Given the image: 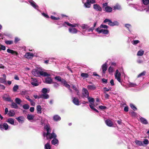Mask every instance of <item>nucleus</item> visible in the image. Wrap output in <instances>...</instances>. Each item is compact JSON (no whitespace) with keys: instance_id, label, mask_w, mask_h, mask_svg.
<instances>
[{"instance_id":"nucleus-21","label":"nucleus","mask_w":149,"mask_h":149,"mask_svg":"<svg viewBox=\"0 0 149 149\" xmlns=\"http://www.w3.org/2000/svg\"><path fill=\"white\" fill-rule=\"evenodd\" d=\"M24 117L23 116H19L16 118V119L17 120L19 123H22L24 122Z\"/></svg>"},{"instance_id":"nucleus-7","label":"nucleus","mask_w":149,"mask_h":149,"mask_svg":"<svg viewBox=\"0 0 149 149\" xmlns=\"http://www.w3.org/2000/svg\"><path fill=\"white\" fill-rule=\"evenodd\" d=\"M28 2L30 3V5L32 6L34 8L36 9L38 11H39L38 8L39 7L36 3L32 0H29L28 1Z\"/></svg>"},{"instance_id":"nucleus-36","label":"nucleus","mask_w":149,"mask_h":149,"mask_svg":"<svg viewBox=\"0 0 149 149\" xmlns=\"http://www.w3.org/2000/svg\"><path fill=\"white\" fill-rule=\"evenodd\" d=\"M11 107L12 108L14 109H16L18 108V106L17 104L13 102L12 103Z\"/></svg>"},{"instance_id":"nucleus-40","label":"nucleus","mask_w":149,"mask_h":149,"mask_svg":"<svg viewBox=\"0 0 149 149\" xmlns=\"http://www.w3.org/2000/svg\"><path fill=\"white\" fill-rule=\"evenodd\" d=\"M114 10H119L121 9L120 6L119 4H117L113 7Z\"/></svg>"},{"instance_id":"nucleus-41","label":"nucleus","mask_w":149,"mask_h":149,"mask_svg":"<svg viewBox=\"0 0 149 149\" xmlns=\"http://www.w3.org/2000/svg\"><path fill=\"white\" fill-rule=\"evenodd\" d=\"M49 89H48L45 88H44L42 89V92L43 93H49Z\"/></svg>"},{"instance_id":"nucleus-35","label":"nucleus","mask_w":149,"mask_h":149,"mask_svg":"<svg viewBox=\"0 0 149 149\" xmlns=\"http://www.w3.org/2000/svg\"><path fill=\"white\" fill-rule=\"evenodd\" d=\"M128 85L130 87H134L137 86V85L135 83H133L129 82L128 84Z\"/></svg>"},{"instance_id":"nucleus-33","label":"nucleus","mask_w":149,"mask_h":149,"mask_svg":"<svg viewBox=\"0 0 149 149\" xmlns=\"http://www.w3.org/2000/svg\"><path fill=\"white\" fill-rule=\"evenodd\" d=\"M72 88L76 92L77 95H78V96H79L80 93L77 88L74 85H73L72 86Z\"/></svg>"},{"instance_id":"nucleus-31","label":"nucleus","mask_w":149,"mask_h":149,"mask_svg":"<svg viewBox=\"0 0 149 149\" xmlns=\"http://www.w3.org/2000/svg\"><path fill=\"white\" fill-rule=\"evenodd\" d=\"M6 122L11 125H14V121L13 118H9L8 119Z\"/></svg>"},{"instance_id":"nucleus-43","label":"nucleus","mask_w":149,"mask_h":149,"mask_svg":"<svg viewBox=\"0 0 149 149\" xmlns=\"http://www.w3.org/2000/svg\"><path fill=\"white\" fill-rule=\"evenodd\" d=\"M143 142V145L142 146H146V145H147L149 143L148 140L146 139H144Z\"/></svg>"},{"instance_id":"nucleus-55","label":"nucleus","mask_w":149,"mask_h":149,"mask_svg":"<svg viewBox=\"0 0 149 149\" xmlns=\"http://www.w3.org/2000/svg\"><path fill=\"white\" fill-rule=\"evenodd\" d=\"M63 81L64 82L63 83L64 84L65 86L66 87L69 88L70 87V86L69 85L67 84V82L66 81H65V80L64 81Z\"/></svg>"},{"instance_id":"nucleus-11","label":"nucleus","mask_w":149,"mask_h":149,"mask_svg":"<svg viewBox=\"0 0 149 149\" xmlns=\"http://www.w3.org/2000/svg\"><path fill=\"white\" fill-rule=\"evenodd\" d=\"M34 56V54L30 52H28L26 53L24 56L28 59H31L33 58Z\"/></svg>"},{"instance_id":"nucleus-17","label":"nucleus","mask_w":149,"mask_h":149,"mask_svg":"<svg viewBox=\"0 0 149 149\" xmlns=\"http://www.w3.org/2000/svg\"><path fill=\"white\" fill-rule=\"evenodd\" d=\"M45 82L48 84H51L52 82V79L50 77H47L45 79Z\"/></svg>"},{"instance_id":"nucleus-5","label":"nucleus","mask_w":149,"mask_h":149,"mask_svg":"<svg viewBox=\"0 0 149 149\" xmlns=\"http://www.w3.org/2000/svg\"><path fill=\"white\" fill-rule=\"evenodd\" d=\"M89 97V92L88 90L85 88H83L82 90V95L81 97L83 98H87Z\"/></svg>"},{"instance_id":"nucleus-34","label":"nucleus","mask_w":149,"mask_h":149,"mask_svg":"<svg viewBox=\"0 0 149 149\" xmlns=\"http://www.w3.org/2000/svg\"><path fill=\"white\" fill-rule=\"evenodd\" d=\"M87 98L90 103V104H93L95 101L94 98L92 97H87Z\"/></svg>"},{"instance_id":"nucleus-30","label":"nucleus","mask_w":149,"mask_h":149,"mask_svg":"<svg viewBox=\"0 0 149 149\" xmlns=\"http://www.w3.org/2000/svg\"><path fill=\"white\" fill-rule=\"evenodd\" d=\"M41 98H42L45 99L49 98V95L47 93H43L40 95Z\"/></svg>"},{"instance_id":"nucleus-63","label":"nucleus","mask_w":149,"mask_h":149,"mask_svg":"<svg viewBox=\"0 0 149 149\" xmlns=\"http://www.w3.org/2000/svg\"><path fill=\"white\" fill-rule=\"evenodd\" d=\"M111 88H107L105 87L103 88V89L104 91H109L111 90Z\"/></svg>"},{"instance_id":"nucleus-62","label":"nucleus","mask_w":149,"mask_h":149,"mask_svg":"<svg viewBox=\"0 0 149 149\" xmlns=\"http://www.w3.org/2000/svg\"><path fill=\"white\" fill-rule=\"evenodd\" d=\"M54 84L53 86L54 87L57 88L59 86V84L56 82L53 83Z\"/></svg>"},{"instance_id":"nucleus-28","label":"nucleus","mask_w":149,"mask_h":149,"mask_svg":"<svg viewBox=\"0 0 149 149\" xmlns=\"http://www.w3.org/2000/svg\"><path fill=\"white\" fill-rule=\"evenodd\" d=\"M34 117L35 116L32 114H28L27 116V118L30 121L33 120Z\"/></svg>"},{"instance_id":"nucleus-24","label":"nucleus","mask_w":149,"mask_h":149,"mask_svg":"<svg viewBox=\"0 0 149 149\" xmlns=\"http://www.w3.org/2000/svg\"><path fill=\"white\" fill-rule=\"evenodd\" d=\"M80 27L81 28L83 29L86 30H87L89 28V26L85 24H79V27Z\"/></svg>"},{"instance_id":"nucleus-29","label":"nucleus","mask_w":149,"mask_h":149,"mask_svg":"<svg viewBox=\"0 0 149 149\" xmlns=\"http://www.w3.org/2000/svg\"><path fill=\"white\" fill-rule=\"evenodd\" d=\"M135 142L136 144L138 146H142L143 145V142L142 141H139L138 140H136Z\"/></svg>"},{"instance_id":"nucleus-13","label":"nucleus","mask_w":149,"mask_h":149,"mask_svg":"<svg viewBox=\"0 0 149 149\" xmlns=\"http://www.w3.org/2000/svg\"><path fill=\"white\" fill-rule=\"evenodd\" d=\"M87 87L88 90H94L96 88V86L94 84L88 85Z\"/></svg>"},{"instance_id":"nucleus-38","label":"nucleus","mask_w":149,"mask_h":149,"mask_svg":"<svg viewBox=\"0 0 149 149\" xmlns=\"http://www.w3.org/2000/svg\"><path fill=\"white\" fill-rule=\"evenodd\" d=\"M20 93L22 95H24L28 94V91L24 90L21 91Z\"/></svg>"},{"instance_id":"nucleus-42","label":"nucleus","mask_w":149,"mask_h":149,"mask_svg":"<svg viewBox=\"0 0 149 149\" xmlns=\"http://www.w3.org/2000/svg\"><path fill=\"white\" fill-rule=\"evenodd\" d=\"M15 101L16 103L18 104H20L22 102L21 100L18 98H16L15 99Z\"/></svg>"},{"instance_id":"nucleus-4","label":"nucleus","mask_w":149,"mask_h":149,"mask_svg":"<svg viewBox=\"0 0 149 149\" xmlns=\"http://www.w3.org/2000/svg\"><path fill=\"white\" fill-rule=\"evenodd\" d=\"M95 31L98 32V33H102L105 35H107L109 34V31L108 30L104 29L101 28L100 27H98L97 28Z\"/></svg>"},{"instance_id":"nucleus-20","label":"nucleus","mask_w":149,"mask_h":149,"mask_svg":"<svg viewBox=\"0 0 149 149\" xmlns=\"http://www.w3.org/2000/svg\"><path fill=\"white\" fill-rule=\"evenodd\" d=\"M105 11L107 12L110 13L112 10V8L110 6H107L104 8Z\"/></svg>"},{"instance_id":"nucleus-59","label":"nucleus","mask_w":149,"mask_h":149,"mask_svg":"<svg viewBox=\"0 0 149 149\" xmlns=\"http://www.w3.org/2000/svg\"><path fill=\"white\" fill-rule=\"evenodd\" d=\"M113 68L111 66L109 67L108 69V71L109 73L112 72L113 71Z\"/></svg>"},{"instance_id":"nucleus-3","label":"nucleus","mask_w":149,"mask_h":149,"mask_svg":"<svg viewBox=\"0 0 149 149\" xmlns=\"http://www.w3.org/2000/svg\"><path fill=\"white\" fill-rule=\"evenodd\" d=\"M104 23L108 22V24L111 26H118L119 25V23L117 21H114L113 22L109 19H106L104 21Z\"/></svg>"},{"instance_id":"nucleus-60","label":"nucleus","mask_w":149,"mask_h":149,"mask_svg":"<svg viewBox=\"0 0 149 149\" xmlns=\"http://www.w3.org/2000/svg\"><path fill=\"white\" fill-rule=\"evenodd\" d=\"M0 82L5 84V83L6 82V80L5 79H4L3 78H0Z\"/></svg>"},{"instance_id":"nucleus-9","label":"nucleus","mask_w":149,"mask_h":149,"mask_svg":"<svg viewBox=\"0 0 149 149\" xmlns=\"http://www.w3.org/2000/svg\"><path fill=\"white\" fill-rule=\"evenodd\" d=\"M121 74L120 72H119V71L118 70H117L115 74V77L117 80L120 83H121L122 81L120 78Z\"/></svg>"},{"instance_id":"nucleus-15","label":"nucleus","mask_w":149,"mask_h":149,"mask_svg":"<svg viewBox=\"0 0 149 149\" xmlns=\"http://www.w3.org/2000/svg\"><path fill=\"white\" fill-rule=\"evenodd\" d=\"M102 72L104 74L107 70V63H105L102 65Z\"/></svg>"},{"instance_id":"nucleus-8","label":"nucleus","mask_w":149,"mask_h":149,"mask_svg":"<svg viewBox=\"0 0 149 149\" xmlns=\"http://www.w3.org/2000/svg\"><path fill=\"white\" fill-rule=\"evenodd\" d=\"M67 25L72 27H75L78 26L79 27V24H72L69 23L68 22H65L64 23L62 24L63 26L66 27Z\"/></svg>"},{"instance_id":"nucleus-49","label":"nucleus","mask_w":149,"mask_h":149,"mask_svg":"<svg viewBox=\"0 0 149 149\" xmlns=\"http://www.w3.org/2000/svg\"><path fill=\"white\" fill-rule=\"evenodd\" d=\"M53 20H59L60 19V18L59 17H55L54 16L51 15L50 17Z\"/></svg>"},{"instance_id":"nucleus-64","label":"nucleus","mask_w":149,"mask_h":149,"mask_svg":"<svg viewBox=\"0 0 149 149\" xmlns=\"http://www.w3.org/2000/svg\"><path fill=\"white\" fill-rule=\"evenodd\" d=\"M144 10L146 11V12L149 13V4L148 7L146 8H145Z\"/></svg>"},{"instance_id":"nucleus-53","label":"nucleus","mask_w":149,"mask_h":149,"mask_svg":"<svg viewBox=\"0 0 149 149\" xmlns=\"http://www.w3.org/2000/svg\"><path fill=\"white\" fill-rule=\"evenodd\" d=\"M18 86L17 85L15 86L13 88V90L14 92H16L18 89Z\"/></svg>"},{"instance_id":"nucleus-51","label":"nucleus","mask_w":149,"mask_h":149,"mask_svg":"<svg viewBox=\"0 0 149 149\" xmlns=\"http://www.w3.org/2000/svg\"><path fill=\"white\" fill-rule=\"evenodd\" d=\"M45 149H50L51 147L49 143H47L45 145Z\"/></svg>"},{"instance_id":"nucleus-57","label":"nucleus","mask_w":149,"mask_h":149,"mask_svg":"<svg viewBox=\"0 0 149 149\" xmlns=\"http://www.w3.org/2000/svg\"><path fill=\"white\" fill-rule=\"evenodd\" d=\"M130 105L131 108L134 110L135 111L137 109L136 108L133 104H130Z\"/></svg>"},{"instance_id":"nucleus-23","label":"nucleus","mask_w":149,"mask_h":149,"mask_svg":"<svg viewBox=\"0 0 149 149\" xmlns=\"http://www.w3.org/2000/svg\"><path fill=\"white\" fill-rule=\"evenodd\" d=\"M7 51L8 52L11 53L13 55H17L18 54V53L17 52L14 51L13 50L10 49H7Z\"/></svg>"},{"instance_id":"nucleus-1","label":"nucleus","mask_w":149,"mask_h":149,"mask_svg":"<svg viewBox=\"0 0 149 149\" xmlns=\"http://www.w3.org/2000/svg\"><path fill=\"white\" fill-rule=\"evenodd\" d=\"M45 129L47 131L46 133H44L43 134L44 136H45L47 139H53L52 141V143L54 145H55L56 144H58V140L56 138L57 136L56 134L54 132L52 133H50L51 130L50 129V127L49 125H47L45 126Z\"/></svg>"},{"instance_id":"nucleus-19","label":"nucleus","mask_w":149,"mask_h":149,"mask_svg":"<svg viewBox=\"0 0 149 149\" xmlns=\"http://www.w3.org/2000/svg\"><path fill=\"white\" fill-rule=\"evenodd\" d=\"M53 119L55 121H58L61 120V118L58 115H56L53 116Z\"/></svg>"},{"instance_id":"nucleus-45","label":"nucleus","mask_w":149,"mask_h":149,"mask_svg":"<svg viewBox=\"0 0 149 149\" xmlns=\"http://www.w3.org/2000/svg\"><path fill=\"white\" fill-rule=\"evenodd\" d=\"M140 42V41L138 40H133L132 41V43L134 45H136Z\"/></svg>"},{"instance_id":"nucleus-56","label":"nucleus","mask_w":149,"mask_h":149,"mask_svg":"<svg viewBox=\"0 0 149 149\" xmlns=\"http://www.w3.org/2000/svg\"><path fill=\"white\" fill-rule=\"evenodd\" d=\"M88 1V3H89L90 4H93L95 3L96 2L95 0H87Z\"/></svg>"},{"instance_id":"nucleus-61","label":"nucleus","mask_w":149,"mask_h":149,"mask_svg":"<svg viewBox=\"0 0 149 149\" xmlns=\"http://www.w3.org/2000/svg\"><path fill=\"white\" fill-rule=\"evenodd\" d=\"M99 107V109H101L103 110L106 109L107 108V107H106L105 106H100Z\"/></svg>"},{"instance_id":"nucleus-2","label":"nucleus","mask_w":149,"mask_h":149,"mask_svg":"<svg viewBox=\"0 0 149 149\" xmlns=\"http://www.w3.org/2000/svg\"><path fill=\"white\" fill-rule=\"evenodd\" d=\"M32 74L35 76L40 77L42 76L43 77H49L51 76V73L44 71V70L40 69H34L32 71Z\"/></svg>"},{"instance_id":"nucleus-47","label":"nucleus","mask_w":149,"mask_h":149,"mask_svg":"<svg viewBox=\"0 0 149 149\" xmlns=\"http://www.w3.org/2000/svg\"><path fill=\"white\" fill-rule=\"evenodd\" d=\"M3 99L6 101H8L9 102H12L13 101L11 99V98L9 97H3Z\"/></svg>"},{"instance_id":"nucleus-16","label":"nucleus","mask_w":149,"mask_h":149,"mask_svg":"<svg viewBox=\"0 0 149 149\" xmlns=\"http://www.w3.org/2000/svg\"><path fill=\"white\" fill-rule=\"evenodd\" d=\"M139 119L140 120L141 122L143 124H148V123L147 121V120L142 117H139Z\"/></svg>"},{"instance_id":"nucleus-27","label":"nucleus","mask_w":149,"mask_h":149,"mask_svg":"<svg viewBox=\"0 0 149 149\" xmlns=\"http://www.w3.org/2000/svg\"><path fill=\"white\" fill-rule=\"evenodd\" d=\"M42 108L40 105H38L36 107V110H37V113L40 114L42 112Z\"/></svg>"},{"instance_id":"nucleus-26","label":"nucleus","mask_w":149,"mask_h":149,"mask_svg":"<svg viewBox=\"0 0 149 149\" xmlns=\"http://www.w3.org/2000/svg\"><path fill=\"white\" fill-rule=\"evenodd\" d=\"M32 79L33 80V81H32L31 82V84L32 85L35 86H38L39 85V84L37 81V80L36 79H35L34 78L33 79L32 78Z\"/></svg>"},{"instance_id":"nucleus-48","label":"nucleus","mask_w":149,"mask_h":149,"mask_svg":"<svg viewBox=\"0 0 149 149\" xmlns=\"http://www.w3.org/2000/svg\"><path fill=\"white\" fill-rule=\"evenodd\" d=\"M108 26H107V25L102 24L100 25V26L99 27H100L101 28H103L104 29H107L108 28Z\"/></svg>"},{"instance_id":"nucleus-6","label":"nucleus","mask_w":149,"mask_h":149,"mask_svg":"<svg viewBox=\"0 0 149 149\" xmlns=\"http://www.w3.org/2000/svg\"><path fill=\"white\" fill-rule=\"evenodd\" d=\"M9 128L8 125L6 123L0 124V129L1 130H7Z\"/></svg>"},{"instance_id":"nucleus-44","label":"nucleus","mask_w":149,"mask_h":149,"mask_svg":"<svg viewBox=\"0 0 149 149\" xmlns=\"http://www.w3.org/2000/svg\"><path fill=\"white\" fill-rule=\"evenodd\" d=\"M84 6L86 8H90L91 7V4H90L89 3H88V1L87 0L86 3H84Z\"/></svg>"},{"instance_id":"nucleus-14","label":"nucleus","mask_w":149,"mask_h":149,"mask_svg":"<svg viewBox=\"0 0 149 149\" xmlns=\"http://www.w3.org/2000/svg\"><path fill=\"white\" fill-rule=\"evenodd\" d=\"M68 30L70 33L73 34L76 33L78 31L76 29L72 27L70 28Z\"/></svg>"},{"instance_id":"nucleus-54","label":"nucleus","mask_w":149,"mask_h":149,"mask_svg":"<svg viewBox=\"0 0 149 149\" xmlns=\"http://www.w3.org/2000/svg\"><path fill=\"white\" fill-rule=\"evenodd\" d=\"M23 107L25 109H27L29 108V106L27 104H25L23 106Z\"/></svg>"},{"instance_id":"nucleus-50","label":"nucleus","mask_w":149,"mask_h":149,"mask_svg":"<svg viewBox=\"0 0 149 149\" xmlns=\"http://www.w3.org/2000/svg\"><path fill=\"white\" fill-rule=\"evenodd\" d=\"M146 73V72L144 71L141 73L139 74L138 76V77H140L142 76H144Z\"/></svg>"},{"instance_id":"nucleus-12","label":"nucleus","mask_w":149,"mask_h":149,"mask_svg":"<svg viewBox=\"0 0 149 149\" xmlns=\"http://www.w3.org/2000/svg\"><path fill=\"white\" fill-rule=\"evenodd\" d=\"M93 8L97 11H101L102 8L98 4H94L93 5Z\"/></svg>"},{"instance_id":"nucleus-25","label":"nucleus","mask_w":149,"mask_h":149,"mask_svg":"<svg viewBox=\"0 0 149 149\" xmlns=\"http://www.w3.org/2000/svg\"><path fill=\"white\" fill-rule=\"evenodd\" d=\"M15 112L13 110H10L8 113V115L9 116L12 117L15 115Z\"/></svg>"},{"instance_id":"nucleus-58","label":"nucleus","mask_w":149,"mask_h":149,"mask_svg":"<svg viewBox=\"0 0 149 149\" xmlns=\"http://www.w3.org/2000/svg\"><path fill=\"white\" fill-rule=\"evenodd\" d=\"M143 4L145 5H147L149 3V0H142Z\"/></svg>"},{"instance_id":"nucleus-22","label":"nucleus","mask_w":149,"mask_h":149,"mask_svg":"<svg viewBox=\"0 0 149 149\" xmlns=\"http://www.w3.org/2000/svg\"><path fill=\"white\" fill-rule=\"evenodd\" d=\"M7 51L8 52L11 53L13 55H17L18 54V53L17 52L14 51L13 50L10 49H7Z\"/></svg>"},{"instance_id":"nucleus-39","label":"nucleus","mask_w":149,"mask_h":149,"mask_svg":"<svg viewBox=\"0 0 149 149\" xmlns=\"http://www.w3.org/2000/svg\"><path fill=\"white\" fill-rule=\"evenodd\" d=\"M144 52L143 50L142 49H140L139 51H138L137 53V55L138 56H142L143 55Z\"/></svg>"},{"instance_id":"nucleus-18","label":"nucleus","mask_w":149,"mask_h":149,"mask_svg":"<svg viewBox=\"0 0 149 149\" xmlns=\"http://www.w3.org/2000/svg\"><path fill=\"white\" fill-rule=\"evenodd\" d=\"M105 122L106 124L109 127H111L113 125V122L109 119L106 120Z\"/></svg>"},{"instance_id":"nucleus-46","label":"nucleus","mask_w":149,"mask_h":149,"mask_svg":"<svg viewBox=\"0 0 149 149\" xmlns=\"http://www.w3.org/2000/svg\"><path fill=\"white\" fill-rule=\"evenodd\" d=\"M125 26L127 29H128V30L130 31V29H131L132 26L130 24H125Z\"/></svg>"},{"instance_id":"nucleus-32","label":"nucleus","mask_w":149,"mask_h":149,"mask_svg":"<svg viewBox=\"0 0 149 149\" xmlns=\"http://www.w3.org/2000/svg\"><path fill=\"white\" fill-rule=\"evenodd\" d=\"M55 79L57 80L58 81H61L62 83H63L64 81H64L65 80L64 79H62L61 77L59 76H56L55 77Z\"/></svg>"},{"instance_id":"nucleus-37","label":"nucleus","mask_w":149,"mask_h":149,"mask_svg":"<svg viewBox=\"0 0 149 149\" xmlns=\"http://www.w3.org/2000/svg\"><path fill=\"white\" fill-rule=\"evenodd\" d=\"M81 76L84 78H87L88 77V75L87 73H82L81 74Z\"/></svg>"},{"instance_id":"nucleus-52","label":"nucleus","mask_w":149,"mask_h":149,"mask_svg":"<svg viewBox=\"0 0 149 149\" xmlns=\"http://www.w3.org/2000/svg\"><path fill=\"white\" fill-rule=\"evenodd\" d=\"M5 43L7 45H11L13 43V41L12 40H6Z\"/></svg>"},{"instance_id":"nucleus-10","label":"nucleus","mask_w":149,"mask_h":149,"mask_svg":"<svg viewBox=\"0 0 149 149\" xmlns=\"http://www.w3.org/2000/svg\"><path fill=\"white\" fill-rule=\"evenodd\" d=\"M72 100L73 103L75 105L79 106L80 104L78 99L76 97H72Z\"/></svg>"}]
</instances>
